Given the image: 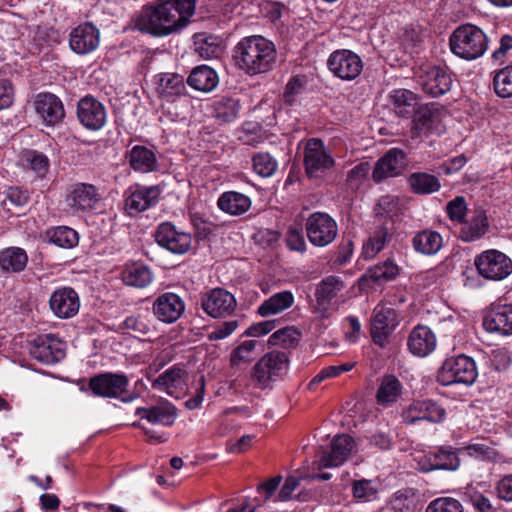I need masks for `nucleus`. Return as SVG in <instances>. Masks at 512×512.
<instances>
[{
  "label": "nucleus",
  "instance_id": "nucleus-1",
  "mask_svg": "<svg viewBox=\"0 0 512 512\" xmlns=\"http://www.w3.org/2000/svg\"><path fill=\"white\" fill-rule=\"evenodd\" d=\"M195 3V0H166L145 5L135 18V27L156 37L167 36L186 26Z\"/></svg>",
  "mask_w": 512,
  "mask_h": 512
},
{
  "label": "nucleus",
  "instance_id": "nucleus-2",
  "mask_svg": "<svg viewBox=\"0 0 512 512\" xmlns=\"http://www.w3.org/2000/svg\"><path fill=\"white\" fill-rule=\"evenodd\" d=\"M236 66L248 75L268 72L276 61L274 44L260 35L241 39L234 49Z\"/></svg>",
  "mask_w": 512,
  "mask_h": 512
},
{
  "label": "nucleus",
  "instance_id": "nucleus-3",
  "mask_svg": "<svg viewBox=\"0 0 512 512\" xmlns=\"http://www.w3.org/2000/svg\"><path fill=\"white\" fill-rule=\"evenodd\" d=\"M449 46L454 55L467 61L481 57L488 48V38L478 26L463 24L450 35Z\"/></svg>",
  "mask_w": 512,
  "mask_h": 512
},
{
  "label": "nucleus",
  "instance_id": "nucleus-4",
  "mask_svg": "<svg viewBox=\"0 0 512 512\" xmlns=\"http://www.w3.org/2000/svg\"><path fill=\"white\" fill-rule=\"evenodd\" d=\"M346 285L339 276L330 275L323 278L315 291L314 312L320 319H328L334 315L344 302L343 291Z\"/></svg>",
  "mask_w": 512,
  "mask_h": 512
},
{
  "label": "nucleus",
  "instance_id": "nucleus-5",
  "mask_svg": "<svg viewBox=\"0 0 512 512\" xmlns=\"http://www.w3.org/2000/svg\"><path fill=\"white\" fill-rule=\"evenodd\" d=\"M478 371L475 361L464 354L447 358L437 372V381L443 386L453 384L471 385Z\"/></svg>",
  "mask_w": 512,
  "mask_h": 512
},
{
  "label": "nucleus",
  "instance_id": "nucleus-6",
  "mask_svg": "<svg viewBox=\"0 0 512 512\" xmlns=\"http://www.w3.org/2000/svg\"><path fill=\"white\" fill-rule=\"evenodd\" d=\"M29 354L44 365H54L66 356V345L54 334H42L29 342Z\"/></svg>",
  "mask_w": 512,
  "mask_h": 512
},
{
  "label": "nucleus",
  "instance_id": "nucleus-7",
  "mask_svg": "<svg viewBox=\"0 0 512 512\" xmlns=\"http://www.w3.org/2000/svg\"><path fill=\"white\" fill-rule=\"evenodd\" d=\"M156 243L177 255H183L192 248L194 238L191 233L177 228L172 222H162L155 231Z\"/></svg>",
  "mask_w": 512,
  "mask_h": 512
},
{
  "label": "nucleus",
  "instance_id": "nucleus-8",
  "mask_svg": "<svg viewBox=\"0 0 512 512\" xmlns=\"http://www.w3.org/2000/svg\"><path fill=\"white\" fill-rule=\"evenodd\" d=\"M396 227L392 217L376 219L371 226L367 240L363 243L362 255L373 259L394 239Z\"/></svg>",
  "mask_w": 512,
  "mask_h": 512
},
{
  "label": "nucleus",
  "instance_id": "nucleus-9",
  "mask_svg": "<svg viewBox=\"0 0 512 512\" xmlns=\"http://www.w3.org/2000/svg\"><path fill=\"white\" fill-rule=\"evenodd\" d=\"M478 273L488 280H502L512 272V261L498 250H487L474 261Z\"/></svg>",
  "mask_w": 512,
  "mask_h": 512
},
{
  "label": "nucleus",
  "instance_id": "nucleus-10",
  "mask_svg": "<svg viewBox=\"0 0 512 512\" xmlns=\"http://www.w3.org/2000/svg\"><path fill=\"white\" fill-rule=\"evenodd\" d=\"M327 67L335 77L351 81L361 74L363 62L355 52L348 49H339L329 55Z\"/></svg>",
  "mask_w": 512,
  "mask_h": 512
},
{
  "label": "nucleus",
  "instance_id": "nucleus-11",
  "mask_svg": "<svg viewBox=\"0 0 512 512\" xmlns=\"http://www.w3.org/2000/svg\"><path fill=\"white\" fill-rule=\"evenodd\" d=\"M306 232L313 245L325 247L335 240L338 227L336 221L327 213L315 212L307 219Z\"/></svg>",
  "mask_w": 512,
  "mask_h": 512
},
{
  "label": "nucleus",
  "instance_id": "nucleus-12",
  "mask_svg": "<svg viewBox=\"0 0 512 512\" xmlns=\"http://www.w3.org/2000/svg\"><path fill=\"white\" fill-rule=\"evenodd\" d=\"M287 364V352L285 350H273L255 364L253 378L259 387L265 388L270 381L281 375Z\"/></svg>",
  "mask_w": 512,
  "mask_h": 512
},
{
  "label": "nucleus",
  "instance_id": "nucleus-13",
  "mask_svg": "<svg viewBox=\"0 0 512 512\" xmlns=\"http://www.w3.org/2000/svg\"><path fill=\"white\" fill-rule=\"evenodd\" d=\"M128 385L129 379L125 374L113 372L97 374L88 383L92 394L103 398H119L126 392Z\"/></svg>",
  "mask_w": 512,
  "mask_h": 512
},
{
  "label": "nucleus",
  "instance_id": "nucleus-14",
  "mask_svg": "<svg viewBox=\"0 0 512 512\" xmlns=\"http://www.w3.org/2000/svg\"><path fill=\"white\" fill-rule=\"evenodd\" d=\"M161 193L162 189L158 185L130 187L125 198L126 212L133 216L154 207L158 203Z\"/></svg>",
  "mask_w": 512,
  "mask_h": 512
},
{
  "label": "nucleus",
  "instance_id": "nucleus-15",
  "mask_svg": "<svg viewBox=\"0 0 512 512\" xmlns=\"http://www.w3.org/2000/svg\"><path fill=\"white\" fill-rule=\"evenodd\" d=\"M202 309L212 318L230 316L236 308L233 294L222 288H215L203 294L200 299Z\"/></svg>",
  "mask_w": 512,
  "mask_h": 512
},
{
  "label": "nucleus",
  "instance_id": "nucleus-16",
  "mask_svg": "<svg viewBox=\"0 0 512 512\" xmlns=\"http://www.w3.org/2000/svg\"><path fill=\"white\" fill-rule=\"evenodd\" d=\"M445 410L438 403L430 400H416L410 403L401 413L405 424H414L418 421L439 423L445 418Z\"/></svg>",
  "mask_w": 512,
  "mask_h": 512
},
{
  "label": "nucleus",
  "instance_id": "nucleus-17",
  "mask_svg": "<svg viewBox=\"0 0 512 512\" xmlns=\"http://www.w3.org/2000/svg\"><path fill=\"white\" fill-rule=\"evenodd\" d=\"M77 118L86 129L100 130L107 121L106 108L95 97L86 95L78 101Z\"/></svg>",
  "mask_w": 512,
  "mask_h": 512
},
{
  "label": "nucleus",
  "instance_id": "nucleus-18",
  "mask_svg": "<svg viewBox=\"0 0 512 512\" xmlns=\"http://www.w3.org/2000/svg\"><path fill=\"white\" fill-rule=\"evenodd\" d=\"M101 200L99 189L89 183L73 184L66 197V203L73 212H87L96 208Z\"/></svg>",
  "mask_w": 512,
  "mask_h": 512
},
{
  "label": "nucleus",
  "instance_id": "nucleus-19",
  "mask_svg": "<svg viewBox=\"0 0 512 512\" xmlns=\"http://www.w3.org/2000/svg\"><path fill=\"white\" fill-rule=\"evenodd\" d=\"M100 44V30L91 22L75 27L69 35V46L78 55L94 52Z\"/></svg>",
  "mask_w": 512,
  "mask_h": 512
},
{
  "label": "nucleus",
  "instance_id": "nucleus-20",
  "mask_svg": "<svg viewBox=\"0 0 512 512\" xmlns=\"http://www.w3.org/2000/svg\"><path fill=\"white\" fill-rule=\"evenodd\" d=\"M304 164L308 177L313 178L317 177L318 173L331 168L334 160L326 152L321 140L310 139L305 145Z\"/></svg>",
  "mask_w": 512,
  "mask_h": 512
},
{
  "label": "nucleus",
  "instance_id": "nucleus-21",
  "mask_svg": "<svg viewBox=\"0 0 512 512\" xmlns=\"http://www.w3.org/2000/svg\"><path fill=\"white\" fill-rule=\"evenodd\" d=\"M398 325L397 313L389 307L376 308L371 322V337L373 342L386 346L389 336Z\"/></svg>",
  "mask_w": 512,
  "mask_h": 512
},
{
  "label": "nucleus",
  "instance_id": "nucleus-22",
  "mask_svg": "<svg viewBox=\"0 0 512 512\" xmlns=\"http://www.w3.org/2000/svg\"><path fill=\"white\" fill-rule=\"evenodd\" d=\"M418 82L423 91L432 97L447 93L452 86L450 73L439 66H431L422 70Z\"/></svg>",
  "mask_w": 512,
  "mask_h": 512
},
{
  "label": "nucleus",
  "instance_id": "nucleus-23",
  "mask_svg": "<svg viewBox=\"0 0 512 512\" xmlns=\"http://www.w3.org/2000/svg\"><path fill=\"white\" fill-rule=\"evenodd\" d=\"M34 105L37 114L47 126H56L65 118L63 102L53 93H39L35 98Z\"/></svg>",
  "mask_w": 512,
  "mask_h": 512
},
{
  "label": "nucleus",
  "instance_id": "nucleus-24",
  "mask_svg": "<svg viewBox=\"0 0 512 512\" xmlns=\"http://www.w3.org/2000/svg\"><path fill=\"white\" fill-rule=\"evenodd\" d=\"M405 167V153L400 149L393 148L378 159L373 169L372 178L378 183L386 178L400 175Z\"/></svg>",
  "mask_w": 512,
  "mask_h": 512
},
{
  "label": "nucleus",
  "instance_id": "nucleus-25",
  "mask_svg": "<svg viewBox=\"0 0 512 512\" xmlns=\"http://www.w3.org/2000/svg\"><path fill=\"white\" fill-rule=\"evenodd\" d=\"M185 311V303L182 298L172 292L159 295L153 303L155 317L164 323L177 321Z\"/></svg>",
  "mask_w": 512,
  "mask_h": 512
},
{
  "label": "nucleus",
  "instance_id": "nucleus-26",
  "mask_svg": "<svg viewBox=\"0 0 512 512\" xmlns=\"http://www.w3.org/2000/svg\"><path fill=\"white\" fill-rule=\"evenodd\" d=\"M187 376V372L183 368L174 365L160 374L152 382V387L166 392L172 397L179 398L187 388Z\"/></svg>",
  "mask_w": 512,
  "mask_h": 512
},
{
  "label": "nucleus",
  "instance_id": "nucleus-27",
  "mask_svg": "<svg viewBox=\"0 0 512 512\" xmlns=\"http://www.w3.org/2000/svg\"><path fill=\"white\" fill-rule=\"evenodd\" d=\"M412 120V137L430 134L438 129L441 121V110L434 104H425L414 110Z\"/></svg>",
  "mask_w": 512,
  "mask_h": 512
},
{
  "label": "nucleus",
  "instance_id": "nucleus-28",
  "mask_svg": "<svg viewBox=\"0 0 512 512\" xmlns=\"http://www.w3.org/2000/svg\"><path fill=\"white\" fill-rule=\"evenodd\" d=\"M460 450L450 445L436 447L426 455L427 467L424 471L445 470L456 471L459 469L461 460Z\"/></svg>",
  "mask_w": 512,
  "mask_h": 512
},
{
  "label": "nucleus",
  "instance_id": "nucleus-29",
  "mask_svg": "<svg viewBox=\"0 0 512 512\" xmlns=\"http://www.w3.org/2000/svg\"><path fill=\"white\" fill-rule=\"evenodd\" d=\"M49 304L53 313L62 319L75 316L80 307L78 294L70 287L55 290L50 297Z\"/></svg>",
  "mask_w": 512,
  "mask_h": 512
},
{
  "label": "nucleus",
  "instance_id": "nucleus-30",
  "mask_svg": "<svg viewBox=\"0 0 512 512\" xmlns=\"http://www.w3.org/2000/svg\"><path fill=\"white\" fill-rule=\"evenodd\" d=\"M353 443V438L347 434L335 436L330 450L323 452L321 456L320 467L332 468L342 465L349 457Z\"/></svg>",
  "mask_w": 512,
  "mask_h": 512
},
{
  "label": "nucleus",
  "instance_id": "nucleus-31",
  "mask_svg": "<svg viewBox=\"0 0 512 512\" xmlns=\"http://www.w3.org/2000/svg\"><path fill=\"white\" fill-rule=\"evenodd\" d=\"M483 326L488 332L499 335H512V305H498L484 317Z\"/></svg>",
  "mask_w": 512,
  "mask_h": 512
},
{
  "label": "nucleus",
  "instance_id": "nucleus-32",
  "mask_svg": "<svg viewBox=\"0 0 512 512\" xmlns=\"http://www.w3.org/2000/svg\"><path fill=\"white\" fill-rule=\"evenodd\" d=\"M136 415L152 425L171 426L175 422L177 410L168 401H163L154 406L137 408Z\"/></svg>",
  "mask_w": 512,
  "mask_h": 512
},
{
  "label": "nucleus",
  "instance_id": "nucleus-33",
  "mask_svg": "<svg viewBox=\"0 0 512 512\" xmlns=\"http://www.w3.org/2000/svg\"><path fill=\"white\" fill-rule=\"evenodd\" d=\"M157 93L167 102H174L186 94V85L183 76L176 73H161L156 76Z\"/></svg>",
  "mask_w": 512,
  "mask_h": 512
},
{
  "label": "nucleus",
  "instance_id": "nucleus-34",
  "mask_svg": "<svg viewBox=\"0 0 512 512\" xmlns=\"http://www.w3.org/2000/svg\"><path fill=\"white\" fill-rule=\"evenodd\" d=\"M409 351L418 357H425L436 348V336L427 326L415 327L408 338Z\"/></svg>",
  "mask_w": 512,
  "mask_h": 512
},
{
  "label": "nucleus",
  "instance_id": "nucleus-35",
  "mask_svg": "<svg viewBox=\"0 0 512 512\" xmlns=\"http://www.w3.org/2000/svg\"><path fill=\"white\" fill-rule=\"evenodd\" d=\"M412 247L416 253L431 256L435 255L443 246V238L440 233L431 229L417 232L412 240Z\"/></svg>",
  "mask_w": 512,
  "mask_h": 512
},
{
  "label": "nucleus",
  "instance_id": "nucleus-36",
  "mask_svg": "<svg viewBox=\"0 0 512 512\" xmlns=\"http://www.w3.org/2000/svg\"><path fill=\"white\" fill-rule=\"evenodd\" d=\"M488 229L489 223L486 212L482 208H478L468 221L463 222L461 238L465 242L476 241L482 238L488 232Z\"/></svg>",
  "mask_w": 512,
  "mask_h": 512
},
{
  "label": "nucleus",
  "instance_id": "nucleus-37",
  "mask_svg": "<svg viewBox=\"0 0 512 512\" xmlns=\"http://www.w3.org/2000/svg\"><path fill=\"white\" fill-rule=\"evenodd\" d=\"M187 83L195 90L210 92L217 87L219 78L214 69L207 65H200L191 71Z\"/></svg>",
  "mask_w": 512,
  "mask_h": 512
},
{
  "label": "nucleus",
  "instance_id": "nucleus-38",
  "mask_svg": "<svg viewBox=\"0 0 512 512\" xmlns=\"http://www.w3.org/2000/svg\"><path fill=\"white\" fill-rule=\"evenodd\" d=\"M403 392V385L399 379L392 375H384L376 392L377 403L387 407L397 402Z\"/></svg>",
  "mask_w": 512,
  "mask_h": 512
},
{
  "label": "nucleus",
  "instance_id": "nucleus-39",
  "mask_svg": "<svg viewBox=\"0 0 512 512\" xmlns=\"http://www.w3.org/2000/svg\"><path fill=\"white\" fill-rule=\"evenodd\" d=\"M128 162L135 171L147 173L157 169L155 153L141 145L134 146L127 154Z\"/></svg>",
  "mask_w": 512,
  "mask_h": 512
},
{
  "label": "nucleus",
  "instance_id": "nucleus-40",
  "mask_svg": "<svg viewBox=\"0 0 512 512\" xmlns=\"http://www.w3.org/2000/svg\"><path fill=\"white\" fill-rule=\"evenodd\" d=\"M220 210L230 215H242L247 212L251 206V200L248 196L236 192H224L217 201Z\"/></svg>",
  "mask_w": 512,
  "mask_h": 512
},
{
  "label": "nucleus",
  "instance_id": "nucleus-41",
  "mask_svg": "<svg viewBox=\"0 0 512 512\" xmlns=\"http://www.w3.org/2000/svg\"><path fill=\"white\" fill-rule=\"evenodd\" d=\"M28 263L26 251L19 247H9L0 251V268L6 273H19Z\"/></svg>",
  "mask_w": 512,
  "mask_h": 512
},
{
  "label": "nucleus",
  "instance_id": "nucleus-42",
  "mask_svg": "<svg viewBox=\"0 0 512 512\" xmlns=\"http://www.w3.org/2000/svg\"><path fill=\"white\" fill-rule=\"evenodd\" d=\"M389 98L393 110L400 117L410 116L418 104L417 95L407 89H395L390 93Z\"/></svg>",
  "mask_w": 512,
  "mask_h": 512
},
{
  "label": "nucleus",
  "instance_id": "nucleus-43",
  "mask_svg": "<svg viewBox=\"0 0 512 512\" xmlns=\"http://www.w3.org/2000/svg\"><path fill=\"white\" fill-rule=\"evenodd\" d=\"M125 285L144 288L152 281V273L149 268L141 263H132L124 267L121 273Z\"/></svg>",
  "mask_w": 512,
  "mask_h": 512
},
{
  "label": "nucleus",
  "instance_id": "nucleus-44",
  "mask_svg": "<svg viewBox=\"0 0 512 512\" xmlns=\"http://www.w3.org/2000/svg\"><path fill=\"white\" fill-rule=\"evenodd\" d=\"M193 43L195 52L205 59L218 57L222 51L220 38L207 32L195 33Z\"/></svg>",
  "mask_w": 512,
  "mask_h": 512
},
{
  "label": "nucleus",
  "instance_id": "nucleus-45",
  "mask_svg": "<svg viewBox=\"0 0 512 512\" xmlns=\"http://www.w3.org/2000/svg\"><path fill=\"white\" fill-rule=\"evenodd\" d=\"M240 109L239 99L229 96L220 97L213 103L214 117L221 124L234 121L238 117Z\"/></svg>",
  "mask_w": 512,
  "mask_h": 512
},
{
  "label": "nucleus",
  "instance_id": "nucleus-46",
  "mask_svg": "<svg viewBox=\"0 0 512 512\" xmlns=\"http://www.w3.org/2000/svg\"><path fill=\"white\" fill-rule=\"evenodd\" d=\"M408 183L416 194H431L438 191L441 186L436 176L424 172L412 173Z\"/></svg>",
  "mask_w": 512,
  "mask_h": 512
},
{
  "label": "nucleus",
  "instance_id": "nucleus-47",
  "mask_svg": "<svg viewBox=\"0 0 512 512\" xmlns=\"http://www.w3.org/2000/svg\"><path fill=\"white\" fill-rule=\"evenodd\" d=\"M49 241L58 247L70 249L78 244V233L67 226H59L47 231Z\"/></svg>",
  "mask_w": 512,
  "mask_h": 512
},
{
  "label": "nucleus",
  "instance_id": "nucleus-48",
  "mask_svg": "<svg viewBox=\"0 0 512 512\" xmlns=\"http://www.w3.org/2000/svg\"><path fill=\"white\" fill-rule=\"evenodd\" d=\"M398 274V265L394 261L387 259L383 263L370 268L365 276L375 283H384L395 279Z\"/></svg>",
  "mask_w": 512,
  "mask_h": 512
},
{
  "label": "nucleus",
  "instance_id": "nucleus-49",
  "mask_svg": "<svg viewBox=\"0 0 512 512\" xmlns=\"http://www.w3.org/2000/svg\"><path fill=\"white\" fill-rule=\"evenodd\" d=\"M21 162L25 169H30L40 176H44L49 168V159L47 156L36 150L23 152Z\"/></svg>",
  "mask_w": 512,
  "mask_h": 512
},
{
  "label": "nucleus",
  "instance_id": "nucleus-50",
  "mask_svg": "<svg viewBox=\"0 0 512 512\" xmlns=\"http://www.w3.org/2000/svg\"><path fill=\"white\" fill-rule=\"evenodd\" d=\"M465 501L471 505L475 512H497L488 495L480 492L475 487L469 486L464 493Z\"/></svg>",
  "mask_w": 512,
  "mask_h": 512
},
{
  "label": "nucleus",
  "instance_id": "nucleus-51",
  "mask_svg": "<svg viewBox=\"0 0 512 512\" xmlns=\"http://www.w3.org/2000/svg\"><path fill=\"white\" fill-rule=\"evenodd\" d=\"M288 307V291H282L272 295L258 307V314L267 317L279 313Z\"/></svg>",
  "mask_w": 512,
  "mask_h": 512
},
{
  "label": "nucleus",
  "instance_id": "nucleus-52",
  "mask_svg": "<svg viewBox=\"0 0 512 512\" xmlns=\"http://www.w3.org/2000/svg\"><path fill=\"white\" fill-rule=\"evenodd\" d=\"M259 344L257 340H247L239 344L230 355V363L232 366L241 363H249L254 359V350Z\"/></svg>",
  "mask_w": 512,
  "mask_h": 512
},
{
  "label": "nucleus",
  "instance_id": "nucleus-53",
  "mask_svg": "<svg viewBox=\"0 0 512 512\" xmlns=\"http://www.w3.org/2000/svg\"><path fill=\"white\" fill-rule=\"evenodd\" d=\"M494 90L502 98L512 97V66L501 69L493 79Z\"/></svg>",
  "mask_w": 512,
  "mask_h": 512
},
{
  "label": "nucleus",
  "instance_id": "nucleus-54",
  "mask_svg": "<svg viewBox=\"0 0 512 512\" xmlns=\"http://www.w3.org/2000/svg\"><path fill=\"white\" fill-rule=\"evenodd\" d=\"M252 161L254 171L262 177H270L277 170L276 160L268 153H258Z\"/></svg>",
  "mask_w": 512,
  "mask_h": 512
},
{
  "label": "nucleus",
  "instance_id": "nucleus-55",
  "mask_svg": "<svg viewBox=\"0 0 512 512\" xmlns=\"http://www.w3.org/2000/svg\"><path fill=\"white\" fill-rule=\"evenodd\" d=\"M425 512H463V506L455 498L439 497L428 504Z\"/></svg>",
  "mask_w": 512,
  "mask_h": 512
},
{
  "label": "nucleus",
  "instance_id": "nucleus-56",
  "mask_svg": "<svg viewBox=\"0 0 512 512\" xmlns=\"http://www.w3.org/2000/svg\"><path fill=\"white\" fill-rule=\"evenodd\" d=\"M370 171V165L362 162L354 166L347 175V184L352 190L358 189L367 178Z\"/></svg>",
  "mask_w": 512,
  "mask_h": 512
},
{
  "label": "nucleus",
  "instance_id": "nucleus-57",
  "mask_svg": "<svg viewBox=\"0 0 512 512\" xmlns=\"http://www.w3.org/2000/svg\"><path fill=\"white\" fill-rule=\"evenodd\" d=\"M398 198L392 195L381 196L375 205L374 211L377 219L390 217L389 215L398 209Z\"/></svg>",
  "mask_w": 512,
  "mask_h": 512
},
{
  "label": "nucleus",
  "instance_id": "nucleus-58",
  "mask_svg": "<svg viewBox=\"0 0 512 512\" xmlns=\"http://www.w3.org/2000/svg\"><path fill=\"white\" fill-rule=\"evenodd\" d=\"M123 328L130 330L134 333L135 337L147 336L152 332L150 324L136 316H129L123 321Z\"/></svg>",
  "mask_w": 512,
  "mask_h": 512
},
{
  "label": "nucleus",
  "instance_id": "nucleus-59",
  "mask_svg": "<svg viewBox=\"0 0 512 512\" xmlns=\"http://www.w3.org/2000/svg\"><path fill=\"white\" fill-rule=\"evenodd\" d=\"M446 211L452 221L463 223L467 211L464 197L458 196L448 202Z\"/></svg>",
  "mask_w": 512,
  "mask_h": 512
},
{
  "label": "nucleus",
  "instance_id": "nucleus-60",
  "mask_svg": "<svg viewBox=\"0 0 512 512\" xmlns=\"http://www.w3.org/2000/svg\"><path fill=\"white\" fill-rule=\"evenodd\" d=\"M489 361L496 371H504L510 366L511 357L507 349L497 348L491 351Z\"/></svg>",
  "mask_w": 512,
  "mask_h": 512
},
{
  "label": "nucleus",
  "instance_id": "nucleus-61",
  "mask_svg": "<svg viewBox=\"0 0 512 512\" xmlns=\"http://www.w3.org/2000/svg\"><path fill=\"white\" fill-rule=\"evenodd\" d=\"M283 477L281 475H276L268 479L267 481L261 483L257 487V492L263 495L262 500L258 501L257 505H261L263 502H266L271 498V496L278 489Z\"/></svg>",
  "mask_w": 512,
  "mask_h": 512
},
{
  "label": "nucleus",
  "instance_id": "nucleus-62",
  "mask_svg": "<svg viewBox=\"0 0 512 512\" xmlns=\"http://www.w3.org/2000/svg\"><path fill=\"white\" fill-rule=\"evenodd\" d=\"M459 450L460 452L465 451L470 457L481 460L491 459L495 454L492 448L481 443L469 444Z\"/></svg>",
  "mask_w": 512,
  "mask_h": 512
},
{
  "label": "nucleus",
  "instance_id": "nucleus-63",
  "mask_svg": "<svg viewBox=\"0 0 512 512\" xmlns=\"http://www.w3.org/2000/svg\"><path fill=\"white\" fill-rule=\"evenodd\" d=\"M369 443L381 450H389L393 446V440L389 431L375 430L369 437Z\"/></svg>",
  "mask_w": 512,
  "mask_h": 512
},
{
  "label": "nucleus",
  "instance_id": "nucleus-64",
  "mask_svg": "<svg viewBox=\"0 0 512 512\" xmlns=\"http://www.w3.org/2000/svg\"><path fill=\"white\" fill-rule=\"evenodd\" d=\"M497 497L512 502V474L502 477L495 485Z\"/></svg>",
  "mask_w": 512,
  "mask_h": 512
}]
</instances>
